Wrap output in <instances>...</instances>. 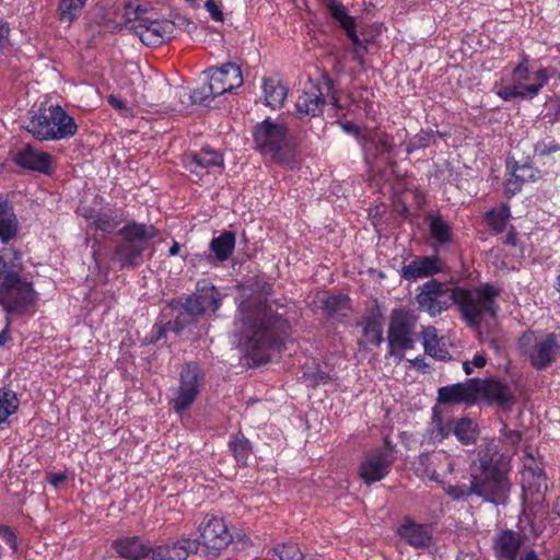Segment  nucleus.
<instances>
[{"mask_svg":"<svg viewBox=\"0 0 560 560\" xmlns=\"http://www.w3.org/2000/svg\"><path fill=\"white\" fill-rule=\"evenodd\" d=\"M418 315L407 306L392 310L387 330L388 355H401L415 348Z\"/></svg>","mask_w":560,"mask_h":560,"instance_id":"1a4fd4ad","label":"nucleus"},{"mask_svg":"<svg viewBox=\"0 0 560 560\" xmlns=\"http://www.w3.org/2000/svg\"><path fill=\"white\" fill-rule=\"evenodd\" d=\"M168 327L165 324H154L150 334L145 337L148 343H155L166 336Z\"/></svg>","mask_w":560,"mask_h":560,"instance_id":"864d4df0","label":"nucleus"},{"mask_svg":"<svg viewBox=\"0 0 560 560\" xmlns=\"http://www.w3.org/2000/svg\"><path fill=\"white\" fill-rule=\"evenodd\" d=\"M497 95L501 100L509 102V101L513 100L514 97H517V95H522V94L518 93V86L516 83H514L513 85L504 86V88L498 90Z\"/></svg>","mask_w":560,"mask_h":560,"instance_id":"13d9d810","label":"nucleus"},{"mask_svg":"<svg viewBox=\"0 0 560 560\" xmlns=\"http://www.w3.org/2000/svg\"><path fill=\"white\" fill-rule=\"evenodd\" d=\"M273 551L280 560H319L316 557L304 555L299 545L291 541L278 545Z\"/></svg>","mask_w":560,"mask_h":560,"instance_id":"79ce46f5","label":"nucleus"},{"mask_svg":"<svg viewBox=\"0 0 560 560\" xmlns=\"http://www.w3.org/2000/svg\"><path fill=\"white\" fill-rule=\"evenodd\" d=\"M235 244V233L233 231H223L219 236L211 240L209 248L213 253L217 262H224L233 255Z\"/></svg>","mask_w":560,"mask_h":560,"instance_id":"2f4dec72","label":"nucleus"},{"mask_svg":"<svg viewBox=\"0 0 560 560\" xmlns=\"http://www.w3.org/2000/svg\"><path fill=\"white\" fill-rule=\"evenodd\" d=\"M19 229V221L14 213L12 203L0 196V240L9 243L15 238Z\"/></svg>","mask_w":560,"mask_h":560,"instance_id":"c85d7f7f","label":"nucleus"},{"mask_svg":"<svg viewBox=\"0 0 560 560\" xmlns=\"http://www.w3.org/2000/svg\"><path fill=\"white\" fill-rule=\"evenodd\" d=\"M24 270L22 253L14 247L0 250V281L23 280Z\"/></svg>","mask_w":560,"mask_h":560,"instance_id":"b1692460","label":"nucleus"},{"mask_svg":"<svg viewBox=\"0 0 560 560\" xmlns=\"http://www.w3.org/2000/svg\"><path fill=\"white\" fill-rule=\"evenodd\" d=\"M541 178V172L528 163L520 164L517 161H506V178L503 183V194L506 198L517 195L525 183H535Z\"/></svg>","mask_w":560,"mask_h":560,"instance_id":"dca6fc26","label":"nucleus"},{"mask_svg":"<svg viewBox=\"0 0 560 560\" xmlns=\"http://www.w3.org/2000/svg\"><path fill=\"white\" fill-rule=\"evenodd\" d=\"M521 545L520 535L512 529H505L494 535L492 548L498 560H516Z\"/></svg>","mask_w":560,"mask_h":560,"instance_id":"393cba45","label":"nucleus"},{"mask_svg":"<svg viewBox=\"0 0 560 560\" xmlns=\"http://www.w3.org/2000/svg\"><path fill=\"white\" fill-rule=\"evenodd\" d=\"M20 406V399L12 389L0 388V427L14 415Z\"/></svg>","mask_w":560,"mask_h":560,"instance_id":"4c0bfd02","label":"nucleus"},{"mask_svg":"<svg viewBox=\"0 0 560 560\" xmlns=\"http://www.w3.org/2000/svg\"><path fill=\"white\" fill-rule=\"evenodd\" d=\"M477 400L483 399L494 404L503 410H511L516 402V397L509 384L497 377H476Z\"/></svg>","mask_w":560,"mask_h":560,"instance_id":"4468645a","label":"nucleus"},{"mask_svg":"<svg viewBox=\"0 0 560 560\" xmlns=\"http://www.w3.org/2000/svg\"><path fill=\"white\" fill-rule=\"evenodd\" d=\"M13 162L28 171L49 175L52 171V158L47 152L37 151L33 145L26 144L13 156Z\"/></svg>","mask_w":560,"mask_h":560,"instance_id":"5701e85b","label":"nucleus"},{"mask_svg":"<svg viewBox=\"0 0 560 560\" xmlns=\"http://www.w3.org/2000/svg\"><path fill=\"white\" fill-rule=\"evenodd\" d=\"M504 244L515 246L517 244V233L514 226H511V229L508 231Z\"/></svg>","mask_w":560,"mask_h":560,"instance_id":"774afa93","label":"nucleus"},{"mask_svg":"<svg viewBox=\"0 0 560 560\" xmlns=\"http://www.w3.org/2000/svg\"><path fill=\"white\" fill-rule=\"evenodd\" d=\"M552 75H553V70L551 68L541 67L537 71H535V73H534L535 83H533V84L535 85V88H537L539 93H540L541 89L545 85H547V83L552 78Z\"/></svg>","mask_w":560,"mask_h":560,"instance_id":"603ef678","label":"nucleus"},{"mask_svg":"<svg viewBox=\"0 0 560 560\" xmlns=\"http://www.w3.org/2000/svg\"><path fill=\"white\" fill-rule=\"evenodd\" d=\"M11 324L12 319L8 317L3 330L0 332V347L4 346L10 339Z\"/></svg>","mask_w":560,"mask_h":560,"instance_id":"338daca9","label":"nucleus"},{"mask_svg":"<svg viewBox=\"0 0 560 560\" xmlns=\"http://www.w3.org/2000/svg\"><path fill=\"white\" fill-rule=\"evenodd\" d=\"M205 8L212 20L217 22H223V12L221 11V9L219 8L214 0H207L205 3Z\"/></svg>","mask_w":560,"mask_h":560,"instance_id":"bf43d9fd","label":"nucleus"},{"mask_svg":"<svg viewBox=\"0 0 560 560\" xmlns=\"http://www.w3.org/2000/svg\"><path fill=\"white\" fill-rule=\"evenodd\" d=\"M92 258L95 264L98 266L101 264V242L97 238H94L92 242Z\"/></svg>","mask_w":560,"mask_h":560,"instance_id":"e2e57ef3","label":"nucleus"},{"mask_svg":"<svg viewBox=\"0 0 560 560\" xmlns=\"http://www.w3.org/2000/svg\"><path fill=\"white\" fill-rule=\"evenodd\" d=\"M327 104L332 106L335 114L341 109L335 81L325 72L318 79H310L305 83L295 102V116L300 120L319 117Z\"/></svg>","mask_w":560,"mask_h":560,"instance_id":"39448f33","label":"nucleus"},{"mask_svg":"<svg viewBox=\"0 0 560 560\" xmlns=\"http://www.w3.org/2000/svg\"><path fill=\"white\" fill-rule=\"evenodd\" d=\"M203 384L205 373L199 362L190 361L183 364L179 371V386L175 397L171 400L173 410L182 413L189 409Z\"/></svg>","mask_w":560,"mask_h":560,"instance_id":"f8f14e48","label":"nucleus"},{"mask_svg":"<svg viewBox=\"0 0 560 560\" xmlns=\"http://www.w3.org/2000/svg\"><path fill=\"white\" fill-rule=\"evenodd\" d=\"M358 326L362 327V334L366 342L380 346L384 341L383 316L381 314L363 317Z\"/></svg>","mask_w":560,"mask_h":560,"instance_id":"f704fd0d","label":"nucleus"},{"mask_svg":"<svg viewBox=\"0 0 560 560\" xmlns=\"http://www.w3.org/2000/svg\"><path fill=\"white\" fill-rule=\"evenodd\" d=\"M445 493L453 500V501H460L466 500L470 495L475 494L472 490H470V485L466 486L463 485H447L443 488Z\"/></svg>","mask_w":560,"mask_h":560,"instance_id":"09e8293b","label":"nucleus"},{"mask_svg":"<svg viewBox=\"0 0 560 560\" xmlns=\"http://www.w3.org/2000/svg\"><path fill=\"white\" fill-rule=\"evenodd\" d=\"M229 450L238 467L245 468L248 466V458L253 454V445L242 432L231 435Z\"/></svg>","mask_w":560,"mask_h":560,"instance_id":"72a5a7b5","label":"nucleus"},{"mask_svg":"<svg viewBox=\"0 0 560 560\" xmlns=\"http://www.w3.org/2000/svg\"><path fill=\"white\" fill-rule=\"evenodd\" d=\"M252 137L255 150L262 155H270L276 163L287 161L298 147L287 124L270 117L254 126Z\"/></svg>","mask_w":560,"mask_h":560,"instance_id":"423d86ee","label":"nucleus"},{"mask_svg":"<svg viewBox=\"0 0 560 560\" xmlns=\"http://www.w3.org/2000/svg\"><path fill=\"white\" fill-rule=\"evenodd\" d=\"M208 73V82L191 92L190 98L195 104L208 106L217 96L232 92L243 84L241 67L233 62L210 68Z\"/></svg>","mask_w":560,"mask_h":560,"instance_id":"6e6552de","label":"nucleus"},{"mask_svg":"<svg viewBox=\"0 0 560 560\" xmlns=\"http://www.w3.org/2000/svg\"><path fill=\"white\" fill-rule=\"evenodd\" d=\"M326 8L331 18L339 24L346 35L357 31L355 19L349 15L346 7L338 0H326Z\"/></svg>","mask_w":560,"mask_h":560,"instance_id":"c9c22d12","label":"nucleus"},{"mask_svg":"<svg viewBox=\"0 0 560 560\" xmlns=\"http://www.w3.org/2000/svg\"><path fill=\"white\" fill-rule=\"evenodd\" d=\"M222 294L219 289L209 281H197L196 289L182 303L186 315L201 317L207 313L214 314L222 305Z\"/></svg>","mask_w":560,"mask_h":560,"instance_id":"ddd939ff","label":"nucleus"},{"mask_svg":"<svg viewBox=\"0 0 560 560\" xmlns=\"http://www.w3.org/2000/svg\"><path fill=\"white\" fill-rule=\"evenodd\" d=\"M511 218V208L508 203L502 202L499 207L490 209L485 214L487 224L497 234L502 233Z\"/></svg>","mask_w":560,"mask_h":560,"instance_id":"e433bc0d","label":"nucleus"},{"mask_svg":"<svg viewBox=\"0 0 560 560\" xmlns=\"http://www.w3.org/2000/svg\"><path fill=\"white\" fill-rule=\"evenodd\" d=\"M67 475L65 472H50L48 474L47 476V480L48 482L57 488L58 486H60L62 482H65L67 480Z\"/></svg>","mask_w":560,"mask_h":560,"instance_id":"680f3d73","label":"nucleus"},{"mask_svg":"<svg viewBox=\"0 0 560 560\" xmlns=\"http://www.w3.org/2000/svg\"><path fill=\"white\" fill-rule=\"evenodd\" d=\"M454 435L457 438L459 442L465 445L471 444L477 439V428L474 421L469 418L463 417L459 419H455V423H453Z\"/></svg>","mask_w":560,"mask_h":560,"instance_id":"58836bf2","label":"nucleus"},{"mask_svg":"<svg viewBox=\"0 0 560 560\" xmlns=\"http://www.w3.org/2000/svg\"><path fill=\"white\" fill-rule=\"evenodd\" d=\"M25 129L38 141H57L77 135L78 125L63 107L50 105L40 106Z\"/></svg>","mask_w":560,"mask_h":560,"instance_id":"0eeeda50","label":"nucleus"},{"mask_svg":"<svg viewBox=\"0 0 560 560\" xmlns=\"http://www.w3.org/2000/svg\"><path fill=\"white\" fill-rule=\"evenodd\" d=\"M521 474L524 489L539 492L542 487L546 488L545 470L541 464L528 452L524 453V465Z\"/></svg>","mask_w":560,"mask_h":560,"instance_id":"bb28decb","label":"nucleus"},{"mask_svg":"<svg viewBox=\"0 0 560 560\" xmlns=\"http://www.w3.org/2000/svg\"><path fill=\"white\" fill-rule=\"evenodd\" d=\"M124 18L127 23L135 21H139V23H141L142 21H145L142 16L147 13V8L141 4H135L131 1H127L124 3Z\"/></svg>","mask_w":560,"mask_h":560,"instance_id":"de8ad7c7","label":"nucleus"},{"mask_svg":"<svg viewBox=\"0 0 560 560\" xmlns=\"http://www.w3.org/2000/svg\"><path fill=\"white\" fill-rule=\"evenodd\" d=\"M443 271V262L438 255L416 256L408 265H404L400 277L407 281L433 277Z\"/></svg>","mask_w":560,"mask_h":560,"instance_id":"412c9836","label":"nucleus"},{"mask_svg":"<svg viewBox=\"0 0 560 560\" xmlns=\"http://www.w3.org/2000/svg\"><path fill=\"white\" fill-rule=\"evenodd\" d=\"M518 86V93H521L522 95H517V97L520 98H533L535 96H537L539 94L537 88H535V85L532 83V84H517Z\"/></svg>","mask_w":560,"mask_h":560,"instance_id":"052dcab7","label":"nucleus"},{"mask_svg":"<svg viewBox=\"0 0 560 560\" xmlns=\"http://www.w3.org/2000/svg\"><path fill=\"white\" fill-rule=\"evenodd\" d=\"M529 56L526 54L521 55V61L513 69L512 75L514 83L521 84L529 79Z\"/></svg>","mask_w":560,"mask_h":560,"instance_id":"8fccbe9b","label":"nucleus"},{"mask_svg":"<svg viewBox=\"0 0 560 560\" xmlns=\"http://www.w3.org/2000/svg\"><path fill=\"white\" fill-rule=\"evenodd\" d=\"M196 541L183 538L172 544L159 545L151 548L152 560H186L190 552L195 551Z\"/></svg>","mask_w":560,"mask_h":560,"instance_id":"a878e982","label":"nucleus"},{"mask_svg":"<svg viewBox=\"0 0 560 560\" xmlns=\"http://www.w3.org/2000/svg\"><path fill=\"white\" fill-rule=\"evenodd\" d=\"M0 537L11 548L13 553H15L19 550L18 536L12 527L8 525H0Z\"/></svg>","mask_w":560,"mask_h":560,"instance_id":"3c124183","label":"nucleus"},{"mask_svg":"<svg viewBox=\"0 0 560 560\" xmlns=\"http://www.w3.org/2000/svg\"><path fill=\"white\" fill-rule=\"evenodd\" d=\"M262 93L265 105L276 109L280 107L287 98L288 86L278 78H265L262 80Z\"/></svg>","mask_w":560,"mask_h":560,"instance_id":"7c9ffc66","label":"nucleus"},{"mask_svg":"<svg viewBox=\"0 0 560 560\" xmlns=\"http://www.w3.org/2000/svg\"><path fill=\"white\" fill-rule=\"evenodd\" d=\"M504 434L508 441L514 446L517 445L522 439V435L518 431L509 430L504 428Z\"/></svg>","mask_w":560,"mask_h":560,"instance_id":"69168bd1","label":"nucleus"},{"mask_svg":"<svg viewBox=\"0 0 560 560\" xmlns=\"http://www.w3.org/2000/svg\"><path fill=\"white\" fill-rule=\"evenodd\" d=\"M112 547L120 558L127 560H142L151 551V548L144 545L138 536L118 538L113 541Z\"/></svg>","mask_w":560,"mask_h":560,"instance_id":"cd10ccee","label":"nucleus"},{"mask_svg":"<svg viewBox=\"0 0 560 560\" xmlns=\"http://www.w3.org/2000/svg\"><path fill=\"white\" fill-rule=\"evenodd\" d=\"M86 4V0H60L58 4L59 20L72 23L75 21Z\"/></svg>","mask_w":560,"mask_h":560,"instance_id":"ea45409f","label":"nucleus"},{"mask_svg":"<svg viewBox=\"0 0 560 560\" xmlns=\"http://www.w3.org/2000/svg\"><path fill=\"white\" fill-rule=\"evenodd\" d=\"M147 46H159L170 39L174 32V23L168 20L150 21L145 19L130 27Z\"/></svg>","mask_w":560,"mask_h":560,"instance_id":"6ab92c4d","label":"nucleus"},{"mask_svg":"<svg viewBox=\"0 0 560 560\" xmlns=\"http://www.w3.org/2000/svg\"><path fill=\"white\" fill-rule=\"evenodd\" d=\"M183 164L185 170L201 178L203 174L208 173L212 167L224 170V158L220 151L205 145L199 151L185 153Z\"/></svg>","mask_w":560,"mask_h":560,"instance_id":"a211bd4d","label":"nucleus"},{"mask_svg":"<svg viewBox=\"0 0 560 560\" xmlns=\"http://www.w3.org/2000/svg\"><path fill=\"white\" fill-rule=\"evenodd\" d=\"M197 529L199 533L198 537L191 539L196 541L195 551L198 550V545H202L214 556H218L232 541V535L224 517L219 511L206 513L199 521Z\"/></svg>","mask_w":560,"mask_h":560,"instance_id":"9b49d317","label":"nucleus"},{"mask_svg":"<svg viewBox=\"0 0 560 560\" xmlns=\"http://www.w3.org/2000/svg\"><path fill=\"white\" fill-rule=\"evenodd\" d=\"M189 323L190 322L186 315L179 314L178 316H176L175 319L168 320L166 325L170 331H173L178 335L189 325Z\"/></svg>","mask_w":560,"mask_h":560,"instance_id":"5fc2aeb1","label":"nucleus"},{"mask_svg":"<svg viewBox=\"0 0 560 560\" xmlns=\"http://www.w3.org/2000/svg\"><path fill=\"white\" fill-rule=\"evenodd\" d=\"M501 289L490 282L480 283L475 290L448 287L438 279H430L418 288L415 301L420 312L435 317L456 305L460 318L470 328H479L485 316L497 317V299Z\"/></svg>","mask_w":560,"mask_h":560,"instance_id":"f03ea898","label":"nucleus"},{"mask_svg":"<svg viewBox=\"0 0 560 560\" xmlns=\"http://www.w3.org/2000/svg\"><path fill=\"white\" fill-rule=\"evenodd\" d=\"M122 222H126L116 232L117 241H114L109 253V261L122 269H136L143 262V255L150 241L159 235V230L152 224L140 223L135 220L127 221L122 209L100 210L95 222L91 228L103 233L114 232Z\"/></svg>","mask_w":560,"mask_h":560,"instance_id":"7ed1b4c3","label":"nucleus"},{"mask_svg":"<svg viewBox=\"0 0 560 560\" xmlns=\"http://www.w3.org/2000/svg\"><path fill=\"white\" fill-rule=\"evenodd\" d=\"M533 151L534 156L544 159L559 153L560 143L552 136H547L534 144Z\"/></svg>","mask_w":560,"mask_h":560,"instance_id":"37998d69","label":"nucleus"},{"mask_svg":"<svg viewBox=\"0 0 560 560\" xmlns=\"http://www.w3.org/2000/svg\"><path fill=\"white\" fill-rule=\"evenodd\" d=\"M371 143L375 148V156L389 153L393 150V137L384 131L375 132L371 138Z\"/></svg>","mask_w":560,"mask_h":560,"instance_id":"c03bdc74","label":"nucleus"},{"mask_svg":"<svg viewBox=\"0 0 560 560\" xmlns=\"http://www.w3.org/2000/svg\"><path fill=\"white\" fill-rule=\"evenodd\" d=\"M406 544L413 548H427L432 541V527L430 524H420L410 516H405L396 530Z\"/></svg>","mask_w":560,"mask_h":560,"instance_id":"4be33fe9","label":"nucleus"},{"mask_svg":"<svg viewBox=\"0 0 560 560\" xmlns=\"http://www.w3.org/2000/svg\"><path fill=\"white\" fill-rule=\"evenodd\" d=\"M394 457L387 451L374 450L366 453L361 462L358 475L366 486L383 480L392 469Z\"/></svg>","mask_w":560,"mask_h":560,"instance_id":"2eb2a0df","label":"nucleus"},{"mask_svg":"<svg viewBox=\"0 0 560 560\" xmlns=\"http://www.w3.org/2000/svg\"><path fill=\"white\" fill-rule=\"evenodd\" d=\"M252 294L241 302L238 312L247 330L244 348L249 366L270 361V351L281 352L292 332L291 307L280 299H270L273 282L257 278Z\"/></svg>","mask_w":560,"mask_h":560,"instance_id":"f257e3e1","label":"nucleus"},{"mask_svg":"<svg viewBox=\"0 0 560 560\" xmlns=\"http://www.w3.org/2000/svg\"><path fill=\"white\" fill-rule=\"evenodd\" d=\"M435 137H443V133L439 130L433 129H421L410 141L407 143L406 152L411 154L412 152L425 149L434 142Z\"/></svg>","mask_w":560,"mask_h":560,"instance_id":"a19ab883","label":"nucleus"},{"mask_svg":"<svg viewBox=\"0 0 560 560\" xmlns=\"http://www.w3.org/2000/svg\"><path fill=\"white\" fill-rule=\"evenodd\" d=\"M36 303L37 292L31 281H0V307L5 313V319L32 312Z\"/></svg>","mask_w":560,"mask_h":560,"instance_id":"9d476101","label":"nucleus"},{"mask_svg":"<svg viewBox=\"0 0 560 560\" xmlns=\"http://www.w3.org/2000/svg\"><path fill=\"white\" fill-rule=\"evenodd\" d=\"M560 352V336L549 332L539 339L525 353L532 366L537 371H542L550 366Z\"/></svg>","mask_w":560,"mask_h":560,"instance_id":"f3484780","label":"nucleus"},{"mask_svg":"<svg viewBox=\"0 0 560 560\" xmlns=\"http://www.w3.org/2000/svg\"><path fill=\"white\" fill-rule=\"evenodd\" d=\"M428 225L431 238L439 245L444 246L453 240L452 226L440 213L428 214Z\"/></svg>","mask_w":560,"mask_h":560,"instance_id":"473e14b6","label":"nucleus"},{"mask_svg":"<svg viewBox=\"0 0 560 560\" xmlns=\"http://www.w3.org/2000/svg\"><path fill=\"white\" fill-rule=\"evenodd\" d=\"M423 348L424 352L430 357H439L438 349L440 340L438 338L436 329L433 326H427L422 329Z\"/></svg>","mask_w":560,"mask_h":560,"instance_id":"a18cd8bd","label":"nucleus"},{"mask_svg":"<svg viewBox=\"0 0 560 560\" xmlns=\"http://www.w3.org/2000/svg\"><path fill=\"white\" fill-rule=\"evenodd\" d=\"M322 310L328 318L341 322L351 311V300L347 294H330L322 300Z\"/></svg>","mask_w":560,"mask_h":560,"instance_id":"c756f323","label":"nucleus"},{"mask_svg":"<svg viewBox=\"0 0 560 560\" xmlns=\"http://www.w3.org/2000/svg\"><path fill=\"white\" fill-rule=\"evenodd\" d=\"M340 126L346 133L354 136L358 139V141H360V142L365 141V136L362 133L361 128L358 125H355L353 121H350V120L342 121V122H340Z\"/></svg>","mask_w":560,"mask_h":560,"instance_id":"4d7b16f0","label":"nucleus"},{"mask_svg":"<svg viewBox=\"0 0 560 560\" xmlns=\"http://www.w3.org/2000/svg\"><path fill=\"white\" fill-rule=\"evenodd\" d=\"M510 472L511 455L500 452L495 445H488L478 452V467L471 474L470 490L486 502L505 505L512 488Z\"/></svg>","mask_w":560,"mask_h":560,"instance_id":"20e7f679","label":"nucleus"},{"mask_svg":"<svg viewBox=\"0 0 560 560\" xmlns=\"http://www.w3.org/2000/svg\"><path fill=\"white\" fill-rule=\"evenodd\" d=\"M476 377L468 378L465 383H456L443 386L438 390V401L444 405H474L477 401Z\"/></svg>","mask_w":560,"mask_h":560,"instance_id":"aec40b11","label":"nucleus"},{"mask_svg":"<svg viewBox=\"0 0 560 560\" xmlns=\"http://www.w3.org/2000/svg\"><path fill=\"white\" fill-rule=\"evenodd\" d=\"M347 37L352 43V59L355 62H358L360 66H364V63H365L364 57L368 51L366 46L363 44V42L358 36L357 31L348 34Z\"/></svg>","mask_w":560,"mask_h":560,"instance_id":"49530a36","label":"nucleus"},{"mask_svg":"<svg viewBox=\"0 0 560 560\" xmlns=\"http://www.w3.org/2000/svg\"><path fill=\"white\" fill-rule=\"evenodd\" d=\"M107 102L108 104L116 108V109H119V110H122V109H126L127 108V104L124 100L119 98L118 96L116 95H109L107 97Z\"/></svg>","mask_w":560,"mask_h":560,"instance_id":"0e129e2a","label":"nucleus"},{"mask_svg":"<svg viewBox=\"0 0 560 560\" xmlns=\"http://www.w3.org/2000/svg\"><path fill=\"white\" fill-rule=\"evenodd\" d=\"M436 431L441 439L448 438L452 433L454 434L453 423H455V419H448L447 421H443L442 419L435 420Z\"/></svg>","mask_w":560,"mask_h":560,"instance_id":"6e6d98bb","label":"nucleus"}]
</instances>
